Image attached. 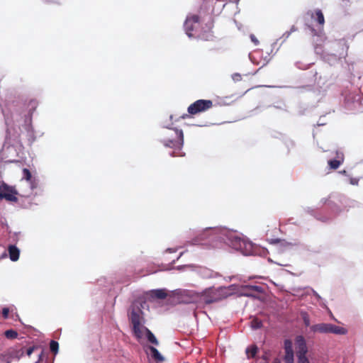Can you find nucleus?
Segmentation results:
<instances>
[{"label":"nucleus","mask_w":363,"mask_h":363,"mask_svg":"<svg viewBox=\"0 0 363 363\" xmlns=\"http://www.w3.org/2000/svg\"><path fill=\"white\" fill-rule=\"evenodd\" d=\"M295 345L296 350V355L298 357V363H310L306 357L308 348L306 340L302 335H298L295 340Z\"/></svg>","instance_id":"4"},{"label":"nucleus","mask_w":363,"mask_h":363,"mask_svg":"<svg viewBox=\"0 0 363 363\" xmlns=\"http://www.w3.org/2000/svg\"><path fill=\"white\" fill-rule=\"evenodd\" d=\"M296 30H297V28L295 26H293L291 28L290 31L289 32H286L284 34V35H286V37H289L292 32H294V31H296Z\"/></svg>","instance_id":"29"},{"label":"nucleus","mask_w":363,"mask_h":363,"mask_svg":"<svg viewBox=\"0 0 363 363\" xmlns=\"http://www.w3.org/2000/svg\"><path fill=\"white\" fill-rule=\"evenodd\" d=\"M340 173L342 174H346L347 172L345 170H343V171L340 172Z\"/></svg>","instance_id":"32"},{"label":"nucleus","mask_w":363,"mask_h":363,"mask_svg":"<svg viewBox=\"0 0 363 363\" xmlns=\"http://www.w3.org/2000/svg\"><path fill=\"white\" fill-rule=\"evenodd\" d=\"M204 239L203 238H200L199 236H197L196 238H195L194 239L192 240L191 241V243L193 245H201L202 244V241Z\"/></svg>","instance_id":"25"},{"label":"nucleus","mask_w":363,"mask_h":363,"mask_svg":"<svg viewBox=\"0 0 363 363\" xmlns=\"http://www.w3.org/2000/svg\"><path fill=\"white\" fill-rule=\"evenodd\" d=\"M350 183L352 185H357L359 183V179L358 178H350Z\"/></svg>","instance_id":"28"},{"label":"nucleus","mask_w":363,"mask_h":363,"mask_svg":"<svg viewBox=\"0 0 363 363\" xmlns=\"http://www.w3.org/2000/svg\"><path fill=\"white\" fill-rule=\"evenodd\" d=\"M4 335L8 339H15L18 336V333L14 330H6Z\"/></svg>","instance_id":"18"},{"label":"nucleus","mask_w":363,"mask_h":363,"mask_svg":"<svg viewBox=\"0 0 363 363\" xmlns=\"http://www.w3.org/2000/svg\"><path fill=\"white\" fill-rule=\"evenodd\" d=\"M187 117H189V116H188L187 114L184 115V116H182V118H187Z\"/></svg>","instance_id":"34"},{"label":"nucleus","mask_w":363,"mask_h":363,"mask_svg":"<svg viewBox=\"0 0 363 363\" xmlns=\"http://www.w3.org/2000/svg\"><path fill=\"white\" fill-rule=\"evenodd\" d=\"M330 328H331V324L330 323H320L311 326L312 331L321 333H330Z\"/></svg>","instance_id":"11"},{"label":"nucleus","mask_w":363,"mask_h":363,"mask_svg":"<svg viewBox=\"0 0 363 363\" xmlns=\"http://www.w3.org/2000/svg\"><path fill=\"white\" fill-rule=\"evenodd\" d=\"M240 241L241 240L240 238L236 240V242H238L239 245H240Z\"/></svg>","instance_id":"33"},{"label":"nucleus","mask_w":363,"mask_h":363,"mask_svg":"<svg viewBox=\"0 0 363 363\" xmlns=\"http://www.w3.org/2000/svg\"><path fill=\"white\" fill-rule=\"evenodd\" d=\"M245 352L248 359L253 358L258 352V347L256 345H252L246 349Z\"/></svg>","instance_id":"15"},{"label":"nucleus","mask_w":363,"mask_h":363,"mask_svg":"<svg viewBox=\"0 0 363 363\" xmlns=\"http://www.w3.org/2000/svg\"><path fill=\"white\" fill-rule=\"evenodd\" d=\"M262 325L261 322L257 321V320H255L252 321V326L255 328H259Z\"/></svg>","instance_id":"27"},{"label":"nucleus","mask_w":363,"mask_h":363,"mask_svg":"<svg viewBox=\"0 0 363 363\" xmlns=\"http://www.w3.org/2000/svg\"><path fill=\"white\" fill-rule=\"evenodd\" d=\"M193 23H190L189 20H186L184 23V28L186 30V33L189 37H192V31L194 29Z\"/></svg>","instance_id":"16"},{"label":"nucleus","mask_w":363,"mask_h":363,"mask_svg":"<svg viewBox=\"0 0 363 363\" xmlns=\"http://www.w3.org/2000/svg\"><path fill=\"white\" fill-rule=\"evenodd\" d=\"M345 160L344 153L341 151L336 152L335 159L330 160L328 162L330 169L335 170L343 164Z\"/></svg>","instance_id":"7"},{"label":"nucleus","mask_w":363,"mask_h":363,"mask_svg":"<svg viewBox=\"0 0 363 363\" xmlns=\"http://www.w3.org/2000/svg\"><path fill=\"white\" fill-rule=\"evenodd\" d=\"M9 363V362H8Z\"/></svg>","instance_id":"36"},{"label":"nucleus","mask_w":363,"mask_h":363,"mask_svg":"<svg viewBox=\"0 0 363 363\" xmlns=\"http://www.w3.org/2000/svg\"><path fill=\"white\" fill-rule=\"evenodd\" d=\"M161 143L167 147L181 150L184 145V133L177 128H169L162 133Z\"/></svg>","instance_id":"1"},{"label":"nucleus","mask_w":363,"mask_h":363,"mask_svg":"<svg viewBox=\"0 0 363 363\" xmlns=\"http://www.w3.org/2000/svg\"><path fill=\"white\" fill-rule=\"evenodd\" d=\"M263 359H267L266 356H263Z\"/></svg>","instance_id":"35"},{"label":"nucleus","mask_w":363,"mask_h":363,"mask_svg":"<svg viewBox=\"0 0 363 363\" xmlns=\"http://www.w3.org/2000/svg\"><path fill=\"white\" fill-rule=\"evenodd\" d=\"M302 318L306 326L310 325V318L306 313H302Z\"/></svg>","instance_id":"23"},{"label":"nucleus","mask_w":363,"mask_h":363,"mask_svg":"<svg viewBox=\"0 0 363 363\" xmlns=\"http://www.w3.org/2000/svg\"><path fill=\"white\" fill-rule=\"evenodd\" d=\"M285 363H294V354H287L284 356Z\"/></svg>","instance_id":"24"},{"label":"nucleus","mask_w":363,"mask_h":363,"mask_svg":"<svg viewBox=\"0 0 363 363\" xmlns=\"http://www.w3.org/2000/svg\"><path fill=\"white\" fill-rule=\"evenodd\" d=\"M8 252L11 261L16 262L18 259L20 251L16 246L10 245L8 247Z\"/></svg>","instance_id":"12"},{"label":"nucleus","mask_w":363,"mask_h":363,"mask_svg":"<svg viewBox=\"0 0 363 363\" xmlns=\"http://www.w3.org/2000/svg\"><path fill=\"white\" fill-rule=\"evenodd\" d=\"M147 294L152 299H164L168 295L167 290L164 289L151 290Z\"/></svg>","instance_id":"10"},{"label":"nucleus","mask_w":363,"mask_h":363,"mask_svg":"<svg viewBox=\"0 0 363 363\" xmlns=\"http://www.w3.org/2000/svg\"><path fill=\"white\" fill-rule=\"evenodd\" d=\"M199 16L198 15H192L191 16H188L186 20H189L190 23H197L199 22Z\"/></svg>","instance_id":"22"},{"label":"nucleus","mask_w":363,"mask_h":363,"mask_svg":"<svg viewBox=\"0 0 363 363\" xmlns=\"http://www.w3.org/2000/svg\"><path fill=\"white\" fill-rule=\"evenodd\" d=\"M9 308L4 307L2 309V316L4 319H7L9 318Z\"/></svg>","instance_id":"26"},{"label":"nucleus","mask_w":363,"mask_h":363,"mask_svg":"<svg viewBox=\"0 0 363 363\" xmlns=\"http://www.w3.org/2000/svg\"><path fill=\"white\" fill-rule=\"evenodd\" d=\"M232 295L227 287L208 288L203 291L202 298L206 304H211L223 301Z\"/></svg>","instance_id":"2"},{"label":"nucleus","mask_w":363,"mask_h":363,"mask_svg":"<svg viewBox=\"0 0 363 363\" xmlns=\"http://www.w3.org/2000/svg\"><path fill=\"white\" fill-rule=\"evenodd\" d=\"M18 194L14 186H10L6 184L0 186V199H5L9 202L16 203Z\"/></svg>","instance_id":"6"},{"label":"nucleus","mask_w":363,"mask_h":363,"mask_svg":"<svg viewBox=\"0 0 363 363\" xmlns=\"http://www.w3.org/2000/svg\"><path fill=\"white\" fill-rule=\"evenodd\" d=\"M244 294L247 296H254V293H262L263 288L257 285H245L242 287Z\"/></svg>","instance_id":"9"},{"label":"nucleus","mask_w":363,"mask_h":363,"mask_svg":"<svg viewBox=\"0 0 363 363\" xmlns=\"http://www.w3.org/2000/svg\"><path fill=\"white\" fill-rule=\"evenodd\" d=\"M59 349V344L55 340H51L50 342V350L55 354L57 353Z\"/></svg>","instance_id":"19"},{"label":"nucleus","mask_w":363,"mask_h":363,"mask_svg":"<svg viewBox=\"0 0 363 363\" xmlns=\"http://www.w3.org/2000/svg\"><path fill=\"white\" fill-rule=\"evenodd\" d=\"M306 16L311 17V19L317 21L320 27L323 28L325 23V18L323 13L320 9H316L314 11H308Z\"/></svg>","instance_id":"8"},{"label":"nucleus","mask_w":363,"mask_h":363,"mask_svg":"<svg viewBox=\"0 0 363 363\" xmlns=\"http://www.w3.org/2000/svg\"><path fill=\"white\" fill-rule=\"evenodd\" d=\"M149 349L150 350L152 357L157 362H163L164 360V357L159 352V351L154 347L150 346Z\"/></svg>","instance_id":"14"},{"label":"nucleus","mask_w":363,"mask_h":363,"mask_svg":"<svg viewBox=\"0 0 363 363\" xmlns=\"http://www.w3.org/2000/svg\"><path fill=\"white\" fill-rule=\"evenodd\" d=\"M129 320L133 325V332L135 336L140 339L143 336L142 325L144 321L143 312L140 306L133 304L128 314Z\"/></svg>","instance_id":"3"},{"label":"nucleus","mask_w":363,"mask_h":363,"mask_svg":"<svg viewBox=\"0 0 363 363\" xmlns=\"http://www.w3.org/2000/svg\"><path fill=\"white\" fill-rule=\"evenodd\" d=\"M34 350H35V347H30L29 348H28L26 350L27 355L30 356L31 354L33 352Z\"/></svg>","instance_id":"31"},{"label":"nucleus","mask_w":363,"mask_h":363,"mask_svg":"<svg viewBox=\"0 0 363 363\" xmlns=\"http://www.w3.org/2000/svg\"><path fill=\"white\" fill-rule=\"evenodd\" d=\"M330 333H334V334H345V330L343 328L331 324V328H330Z\"/></svg>","instance_id":"17"},{"label":"nucleus","mask_w":363,"mask_h":363,"mask_svg":"<svg viewBox=\"0 0 363 363\" xmlns=\"http://www.w3.org/2000/svg\"><path fill=\"white\" fill-rule=\"evenodd\" d=\"M143 330H144V331L145 332L146 337H147L148 342H150V343H152L155 345H159L158 340H157V338L155 337L154 334L147 328L143 327Z\"/></svg>","instance_id":"13"},{"label":"nucleus","mask_w":363,"mask_h":363,"mask_svg":"<svg viewBox=\"0 0 363 363\" xmlns=\"http://www.w3.org/2000/svg\"><path fill=\"white\" fill-rule=\"evenodd\" d=\"M288 352L290 354H294L291 342L289 340H286L285 341V354H287Z\"/></svg>","instance_id":"21"},{"label":"nucleus","mask_w":363,"mask_h":363,"mask_svg":"<svg viewBox=\"0 0 363 363\" xmlns=\"http://www.w3.org/2000/svg\"><path fill=\"white\" fill-rule=\"evenodd\" d=\"M23 179H26V181L30 182L31 180L32 174L28 169H23Z\"/></svg>","instance_id":"20"},{"label":"nucleus","mask_w":363,"mask_h":363,"mask_svg":"<svg viewBox=\"0 0 363 363\" xmlns=\"http://www.w3.org/2000/svg\"><path fill=\"white\" fill-rule=\"evenodd\" d=\"M250 39L254 43L255 45H258L259 41H258V40L257 39V38L255 37V35L251 34L250 35Z\"/></svg>","instance_id":"30"},{"label":"nucleus","mask_w":363,"mask_h":363,"mask_svg":"<svg viewBox=\"0 0 363 363\" xmlns=\"http://www.w3.org/2000/svg\"><path fill=\"white\" fill-rule=\"evenodd\" d=\"M213 107V101L211 100L199 99L191 104L187 108L188 113L190 115H196Z\"/></svg>","instance_id":"5"}]
</instances>
